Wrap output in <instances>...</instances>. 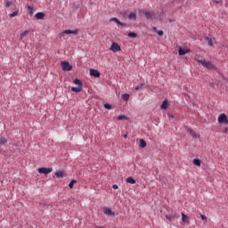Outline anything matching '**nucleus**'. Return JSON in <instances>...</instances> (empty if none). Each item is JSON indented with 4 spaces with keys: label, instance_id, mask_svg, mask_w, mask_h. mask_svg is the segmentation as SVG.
<instances>
[{
    "label": "nucleus",
    "instance_id": "13",
    "mask_svg": "<svg viewBox=\"0 0 228 228\" xmlns=\"http://www.w3.org/2000/svg\"><path fill=\"white\" fill-rule=\"evenodd\" d=\"M110 20V22L118 23L119 26H125V27L127 26V24L119 21L117 18H111Z\"/></svg>",
    "mask_w": 228,
    "mask_h": 228
},
{
    "label": "nucleus",
    "instance_id": "26",
    "mask_svg": "<svg viewBox=\"0 0 228 228\" xmlns=\"http://www.w3.org/2000/svg\"><path fill=\"white\" fill-rule=\"evenodd\" d=\"M74 85H77V86H82L83 87V82H81V80H79V78H76L74 80Z\"/></svg>",
    "mask_w": 228,
    "mask_h": 228
},
{
    "label": "nucleus",
    "instance_id": "23",
    "mask_svg": "<svg viewBox=\"0 0 228 228\" xmlns=\"http://www.w3.org/2000/svg\"><path fill=\"white\" fill-rule=\"evenodd\" d=\"M140 146L142 149H145V147H147V142H145V140L143 139L140 140Z\"/></svg>",
    "mask_w": 228,
    "mask_h": 228
},
{
    "label": "nucleus",
    "instance_id": "36",
    "mask_svg": "<svg viewBox=\"0 0 228 228\" xmlns=\"http://www.w3.org/2000/svg\"><path fill=\"white\" fill-rule=\"evenodd\" d=\"M104 108H106V110H111V105L108 104V103H105Z\"/></svg>",
    "mask_w": 228,
    "mask_h": 228
},
{
    "label": "nucleus",
    "instance_id": "43",
    "mask_svg": "<svg viewBox=\"0 0 228 228\" xmlns=\"http://www.w3.org/2000/svg\"><path fill=\"white\" fill-rule=\"evenodd\" d=\"M123 136L124 138H127V134H124Z\"/></svg>",
    "mask_w": 228,
    "mask_h": 228
},
{
    "label": "nucleus",
    "instance_id": "5",
    "mask_svg": "<svg viewBox=\"0 0 228 228\" xmlns=\"http://www.w3.org/2000/svg\"><path fill=\"white\" fill-rule=\"evenodd\" d=\"M61 69H62V70H64V72H69L72 69V65H70V63H69L67 61H62L61 63Z\"/></svg>",
    "mask_w": 228,
    "mask_h": 228
},
{
    "label": "nucleus",
    "instance_id": "24",
    "mask_svg": "<svg viewBox=\"0 0 228 228\" xmlns=\"http://www.w3.org/2000/svg\"><path fill=\"white\" fill-rule=\"evenodd\" d=\"M28 10L29 15H33V13L35 12V8L33 7V5H28Z\"/></svg>",
    "mask_w": 228,
    "mask_h": 228
},
{
    "label": "nucleus",
    "instance_id": "42",
    "mask_svg": "<svg viewBox=\"0 0 228 228\" xmlns=\"http://www.w3.org/2000/svg\"><path fill=\"white\" fill-rule=\"evenodd\" d=\"M228 132V128L226 127L225 129H224V133H227Z\"/></svg>",
    "mask_w": 228,
    "mask_h": 228
},
{
    "label": "nucleus",
    "instance_id": "2",
    "mask_svg": "<svg viewBox=\"0 0 228 228\" xmlns=\"http://www.w3.org/2000/svg\"><path fill=\"white\" fill-rule=\"evenodd\" d=\"M143 15L148 20H154L156 19V14L150 11H143Z\"/></svg>",
    "mask_w": 228,
    "mask_h": 228
},
{
    "label": "nucleus",
    "instance_id": "9",
    "mask_svg": "<svg viewBox=\"0 0 228 228\" xmlns=\"http://www.w3.org/2000/svg\"><path fill=\"white\" fill-rule=\"evenodd\" d=\"M90 76H93V77H101V72L97 69H90Z\"/></svg>",
    "mask_w": 228,
    "mask_h": 228
},
{
    "label": "nucleus",
    "instance_id": "33",
    "mask_svg": "<svg viewBox=\"0 0 228 228\" xmlns=\"http://www.w3.org/2000/svg\"><path fill=\"white\" fill-rule=\"evenodd\" d=\"M118 120H127V117L124 116V115H119L118 117Z\"/></svg>",
    "mask_w": 228,
    "mask_h": 228
},
{
    "label": "nucleus",
    "instance_id": "37",
    "mask_svg": "<svg viewBox=\"0 0 228 228\" xmlns=\"http://www.w3.org/2000/svg\"><path fill=\"white\" fill-rule=\"evenodd\" d=\"M200 218H201V220H204L205 222H207L208 221V217H206V216H204V215H200Z\"/></svg>",
    "mask_w": 228,
    "mask_h": 228
},
{
    "label": "nucleus",
    "instance_id": "11",
    "mask_svg": "<svg viewBox=\"0 0 228 228\" xmlns=\"http://www.w3.org/2000/svg\"><path fill=\"white\" fill-rule=\"evenodd\" d=\"M187 133H189V134H191L192 138H199L197 133L193 131L191 128H187Z\"/></svg>",
    "mask_w": 228,
    "mask_h": 228
},
{
    "label": "nucleus",
    "instance_id": "22",
    "mask_svg": "<svg viewBox=\"0 0 228 228\" xmlns=\"http://www.w3.org/2000/svg\"><path fill=\"white\" fill-rule=\"evenodd\" d=\"M192 163H193V165H195L196 167H200V165H201V161H200V159H194L193 160H192Z\"/></svg>",
    "mask_w": 228,
    "mask_h": 228
},
{
    "label": "nucleus",
    "instance_id": "38",
    "mask_svg": "<svg viewBox=\"0 0 228 228\" xmlns=\"http://www.w3.org/2000/svg\"><path fill=\"white\" fill-rule=\"evenodd\" d=\"M159 37H163V30L157 31Z\"/></svg>",
    "mask_w": 228,
    "mask_h": 228
},
{
    "label": "nucleus",
    "instance_id": "7",
    "mask_svg": "<svg viewBox=\"0 0 228 228\" xmlns=\"http://www.w3.org/2000/svg\"><path fill=\"white\" fill-rule=\"evenodd\" d=\"M112 53H118V51H121L120 45L117 44L116 42L112 43L110 48Z\"/></svg>",
    "mask_w": 228,
    "mask_h": 228
},
{
    "label": "nucleus",
    "instance_id": "25",
    "mask_svg": "<svg viewBox=\"0 0 228 228\" xmlns=\"http://www.w3.org/2000/svg\"><path fill=\"white\" fill-rule=\"evenodd\" d=\"M128 19H129L130 20H133V19H134V20H136V13L131 12V13L128 15Z\"/></svg>",
    "mask_w": 228,
    "mask_h": 228
},
{
    "label": "nucleus",
    "instance_id": "4",
    "mask_svg": "<svg viewBox=\"0 0 228 228\" xmlns=\"http://www.w3.org/2000/svg\"><path fill=\"white\" fill-rule=\"evenodd\" d=\"M217 121L219 124H228V118L227 115H225L224 113H222L219 115Z\"/></svg>",
    "mask_w": 228,
    "mask_h": 228
},
{
    "label": "nucleus",
    "instance_id": "32",
    "mask_svg": "<svg viewBox=\"0 0 228 228\" xmlns=\"http://www.w3.org/2000/svg\"><path fill=\"white\" fill-rule=\"evenodd\" d=\"M76 183H77V181H76V180H71V182H70L69 184V187L70 189L74 188V185L76 184Z\"/></svg>",
    "mask_w": 228,
    "mask_h": 228
},
{
    "label": "nucleus",
    "instance_id": "40",
    "mask_svg": "<svg viewBox=\"0 0 228 228\" xmlns=\"http://www.w3.org/2000/svg\"><path fill=\"white\" fill-rule=\"evenodd\" d=\"M153 31H158V28L156 27H153Z\"/></svg>",
    "mask_w": 228,
    "mask_h": 228
},
{
    "label": "nucleus",
    "instance_id": "31",
    "mask_svg": "<svg viewBox=\"0 0 228 228\" xmlns=\"http://www.w3.org/2000/svg\"><path fill=\"white\" fill-rule=\"evenodd\" d=\"M122 99H123V101H126V102L129 101V94H124L122 95Z\"/></svg>",
    "mask_w": 228,
    "mask_h": 228
},
{
    "label": "nucleus",
    "instance_id": "41",
    "mask_svg": "<svg viewBox=\"0 0 228 228\" xmlns=\"http://www.w3.org/2000/svg\"><path fill=\"white\" fill-rule=\"evenodd\" d=\"M95 228H104V227L96 225Z\"/></svg>",
    "mask_w": 228,
    "mask_h": 228
},
{
    "label": "nucleus",
    "instance_id": "30",
    "mask_svg": "<svg viewBox=\"0 0 228 228\" xmlns=\"http://www.w3.org/2000/svg\"><path fill=\"white\" fill-rule=\"evenodd\" d=\"M6 142H8V140H6V138L0 137V145H4V143H6Z\"/></svg>",
    "mask_w": 228,
    "mask_h": 228
},
{
    "label": "nucleus",
    "instance_id": "28",
    "mask_svg": "<svg viewBox=\"0 0 228 228\" xmlns=\"http://www.w3.org/2000/svg\"><path fill=\"white\" fill-rule=\"evenodd\" d=\"M17 15H19V11L13 12L12 13H11V14L9 15V17H10L11 19H13V17H17Z\"/></svg>",
    "mask_w": 228,
    "mask_h": 228
},
{
    "label": "nucleus",
    "instance_id": "16",
    "mask_svg": "<svg viewBox=\"0 0 228 228\" xmlns=\"http://www.w3.org/2000/svg\"><path fill=\"white\" fill-rule=\"evenodd\" d=\"M35 17L36 19L42 20L45 17V14H44V12H37Z\"/></svg>",
    "mask_w": 228,
    "mask_h": 228
},
{
    "label": "nucleus",
    "instance_id": "12",
    "mask_svg": "<svg viewBox=\"0 0 228 228\" xmlns=\"http://www.w3.org/2000/svg\"><path fill=\"white\" fill-rule=\"evenodd\" d=\"M110 20V22L118 23L119 26H125V27L127 26V24L119 21L117 18H111Z\"/></svg>",
    "mask_w": 228,
    "mask_h": 228
},
{
    "label": "nucleus",
    "instance_id": "1",
    "mask_svg": "<svg viewBox=\"0 0 228 228\" xmlns=\"http://www.w3.org/2000/svg\"><path fill=\"white\" fill-rule=\"evenodd\" d=\"M195 61H198V63H200L202 67H205V69H208V70H215V69H216V66H215L213 62L208 61L205 59H202L200 57L196 58Z\"/></svg>",
    "mask_w": 228,
    "mask_h": 228
},
{
    "label": "nucleus",
    "instance_id": "17",
    "mask_svg": "<svg viewBox=\"0 0 228 228\" xmlns=\"http://www.w3.org/2000/svg\"><path fill=\"white\" fill-rule=\"evenodd\" d=\"M83 87L82 86H77V87H72L71 92H75V94H79V92H82Z\"/></svg>",
    "mask_w": 228,
    "mask_h": 228
},
{
    "label": "nucleus",
    "instance_id": "15",
    "mask_svg": "<svg viewBox=\"0 0 228 228\" xmlns=\"http://www.w3.org/2000/svg\"><path fill=\"white\" fill-rule=\"evenodd\" d=\"M29 35V30H24L20 35V40H23V38H26L27 36Z\"/></svg>",
    "mask_w": 228,
    "mask_h": 228
},
{
    "label": "nucleus",
    "instance_id": "39",
    "mask_svg": "<svg viewBox=\"0 0 228 228\" xmlns=\"http://www.w3.org/2000/svg\"><path fill=\"white\" fill-rule=\"evenodd\" d=\"M112 188H113V190H118V185L114 184V185H112Z\"/></svg>",
    "mask_w": 228,
    "mask_h": 228
},
{
    "label": "nucleus",
    "instance_id": "20",
    "mask_svg": "<svg viewBox=\"0 0 228 228\" xmlns=\"http://www.w3.org/2000/svg\"><path fill=\"white\" fill-rule=\"evenodd\" d=\"M126 183H128L129 184H136V180H134V178L130 176L126 178Z\"/></svg>",
    "mask_w": 228,
    "mask_h": 228
},
{
    "label": "nucleus",
    "instance_id": "27",
    "mask_svg": "<svg viewBox=\"0 0 228 228\" xmlns=\"http://www.w3.org/2000/svg\"><path fill=\"white\" fill-rule=\"evenodd\" d=\"M56 177L60 178V177H63V175H65V173L61 170H59L55 173Z\"/></svg>",
    "mask_w": 228,
    "mask_h": 228
},
{
    "label": "nucleus",
    "instance_id": "10",
    "mask_svg": "<svg viewBox=\"0 0 228 228\" xmlns=\"http://www.w3.org/2000/svg\"><path fill=\"white\" fill-rule=\"evenodd\" d=\"M188 53H190V49L188 48H179L178 50L179 56H184V54H188Z\"/></svg>",
    "mask_w": 228,
    "mask_h": 228
},
{
    "label": "nucleus",
    "instance_id": "6",
    "mask_svg": "<svg viewBox=\"0 0 228 228\" xmlns=\"http://www.w3.org/2000/svg\"><path fill=\"white\" fill-rule=\"evenodd\" d=\"M53 172V168L51 167H40L38 168L39 174H45V175H47V174H51Z\"/></svg>",
    "mask_w": 228,
    "mask_h": 228
},
{
    "label": "nucleus",
    "instance_id": "14",
    "mask_svg": "<svg viewBox=\"0 0 228 228\" xmlns=\"http://www.w3.org/2000/svg\"><path fill=\"white\" fill-rule=\"evenodd\" d=\"M182 222H183V224H190L189 217L184 213H182Z\"/></svg>",
    "mask_w": 228,
    "mask_h": 228
},
{
    "label": "nucleus",
    "instance_id": "3",
    "mask_svg": "<svg viewBox=\"0 0 228 228\" xmlns=\"http://www.w3.org/2000/svg\"><path fill=\"white\" fill-rule=\"evenodd\" d=\"M79 30L75 29V30H70V29H66L62 31L61 33L59 34V37H65V35H77Z\"/></svg>",
    "mask_w": 228,
    "mask_h": 228
},
{
    "label": "nucleus",
    "instance_id": "29",
    "mask_svg": "<svg viewBox=\"0 0 228 228\" xmlns=\"http://www.w3.org/2000/svg\"><path fill=\"white\" fill-rule=\"evenodd\" d=\"M128 37H130V38H136V37H138V35L134 32H129Z\"/></svg>",
    "mask_w": 228,
    "mask_h": 228
},
{
    "label": "nucleus",
    "instance_id": "18",
    "mask_svg": "<svg viewBox=\"0 0 228 228\" xmlns=\"http://www.w3.org/2000/svg\"><path fill=\"white\" fill-rule=\"evenodd\" d=\"M161 110H167L168 109V101L165 100L162 104L160 105Z\"/></svg>",
    "mask_w": 228,
    "mask_h": 228
},
{
    "label": "nucleus",
    "instance_id": "8",
    "mask_svg": "<svg viewBox=\"0 0 228 228\" xmlns=\"http://www.w3.org/2000/svg\"><path fill=\"white\" fill-rule=\"evenodd\" d=\"M103 213L107 215V216H115V212L111 211L110 208H103Z\"/></svg>",
    "mask_w": 228,
    "mask_h": 228
},
{
    "label": "nucleus",
    "instance_id": "34",
    "mask_svg": "<svg viewBox=\"0 0 228 228\" xmlns=\"http://www.w3.org/2000/svg\"><path fill=\"white\" fill-rule=\"evenodd\" d=\"M5 6L6 8H10L12 6V2H10L9 0H5Z\"/></svg>",
    "mask_w": 228,
    "mask_h": 228
},
{
    "label": "nucleus",
    "instance_id": "21",
    "mask_svg": "<svg viewBox=\"0 0 228 228\" xmlns=\"http://www.w3.org/2000/svg\"><path fill=\"white\" fill-rule=\"evenodd\" d=\"M167 220H169V222H173V220H175L177 218L176 215H170V216H166Z\"/></svg>",
    "mask_w": 228,
    "mask_h": 228
},
{
    "label": "nucleus",
    "instance_id": "19",
    "mask_svg": "<svg viewBox=\"0 0 228 228\" xmlns=\"http://www.w3.org/2000/svg\"><path fill=\"white\" fill-rule=\"evenodd\" d=\"M205 40L208 42V45L210 46V47H213V38L209 37H205Z\"/></svg>",
    "mask_w": 228,
    "mask_h": 228
},
{
    "label": "nucleus",
    "instance_id": "35",
    "mask_svg": "<svg viewBox=\"0 0 228 228\" xmlns=\"http://www.w3.org/2000/svg\"><path fill=\"white\" fill-rule=\"evenodd\" d=\"M145 86V84H141L140 86H135V90H142V88H143V86Z\"/></svg>",
    "mask_w": 228,
    "mask_h": 228
}]
</instances>
